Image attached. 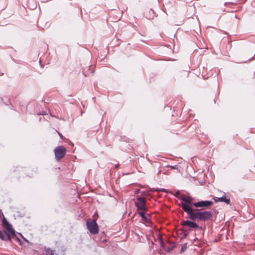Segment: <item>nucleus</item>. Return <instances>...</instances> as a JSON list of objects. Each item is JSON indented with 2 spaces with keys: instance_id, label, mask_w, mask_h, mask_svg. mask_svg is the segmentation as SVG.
I'll return each instance as SVG.
<instances>
[{
  "instance_id": "f03ea898",
  "label": "nucleus",
  "mask_w": 255,
  "mask_h": 255,
  "mask_svg": "<svg viewBox=\"0 0 255 255\" xmlns=\"http://www.w3.org/2000/svg\"><path fill=\"white\" fill-rule=\"evenodd\" d=\"M86 226L88 230L91 234L93 235H96L99 233V226L96 221V219L93 220H88L86 222Z\"/></svg>"
},
{
  "instance_id": "423d86ee",
  "label": "nucleus",
  "mask_w": 255,
  "mask_h": 255,
  "mask_svg": "<svg viewBox=\"0 0 255 255\" xmlns=\"http://www.w3.org/2000/svg\"><path fill=\"white\" fill-rule=\"evenodd\" d=\"M11 234L5 231L0 230V238L4 241H11Z\"/></svg>"
},
{
  "instance_id": "9b49d317",
  "label": "nucleus",
  "mask_w": 255,
  "mask_h": 255,
  "mask_svg": "<svg viewBox=\"0 0 255 255\" xmlns=\"http://www.w3.org/2000/svg\"><path fill=\"white\" fill-rule=\"evenodd\" d=\"M181 200L182 201H183V202H185L186 203H189L190 204H193L192 203V199L190 197H188V198H186V197H182L181 198Z\"/></svg>"
},
{
  "instance_id": "f257e3e1",
  "label": "nucleus",
  "mask_w": 255,
  "mask_h": 255,
  "mask_svg": "<svg viewBox=\"0 0 255 255\" xmlns=\"http://www.w3.org/2000/svg\"><path fill=\"white\" fill-rule=\"evenodd\" d=\"M181 207L186 212L190 219L192 220L207 221L212 217V214L210 211L201 212L198 209L193 210L192 208L185 203H181Z\"/></svg>"
},
{
  "instance_id": "2eb2a0df",
  "label": "nucleus",
  "mask_w": 255,
  "mask_h": 255,
  "mask_svg": "<svg viewBox=\"0 0 255 255\" xmlns=\"http://www.w3.org/2000/svg\"><path fill=\"white\" fill-rule=\"evenodd\" d=\"M139 189H136L135 191H134V193L135 194H138L139 192Z\"/></svg>"
},
{
  "instance_id": "6e6552de",
  "label": "nucleus",
  "mask_w": 255,
  "mask_h": 255,
  "mask_svg": "<svg viewBox=\"0 0 255 255\" xmlns=\"http://www.w3.org/2000/svg\"><path fill=\"white\" fill-rule=\"evenodd\" d=\"M214 201L216 202H223L229 204L230 203V199L229 196H227L225 193L224 196L217 198V199L214 198Z\"/></svg>"
},
{
  "instance_id": "7ed1b4c3",
  "label": "nucleus",
  "mask_w": 255,
  "mask_h": 255,
  "mask_svg": "<svg viewBox=\"0 0 255 255\" xmlns=\"http://www.w3.org/2000/svg\"><path fill=\"white\" fill-rule=\"evenodd\" d=\"M66 148L63 146L56 147L54 150L55 159L57 161L60 160L66 155Z\"/></svg>"
},
{
  "instance_id": "0eeeda50",
  "label": "nucleus",
  "mask_w": 255,
  "mask_h": 255,
  "mask_svg": "<svg viewBox=\"0 0 255 255\" xmlns=\"http://www.w3.org/2000/svg\"><path fill=\"white\" fill-rule=\"evenodd\" d=\"M3 225L7 230L8 233L11 234L12 236H15L14 231L12 229V226L9 223L5 220L3 221Z\"/></svg>"
},
{
  "instance_id": "39448f33",
  "label": "nucleus",
  "mask_w": 255,
  "mask_h": 255,
  "mask_svg": "<svg viewBox=\"0 0 255 255\" xmlns=\"http://www.w3.org/2000/svg\"><path fill=\"white\" fill-rule=\"evenodd\" d=\"M213 204L212 201H201L196 203H194L193 205L195 207H207L211 206Z\"/></svg>"
},
{
  "instance_id": "9d476101",
  "label": "nucleus",
  "mask_w": 255,
  "mask_h": 255,
  "mask_svg": "<svg viewBox=\"0 0 255 255\" xmlns=\"http://www.w3.org/2000/svg\"><path fill=\"white\" fill-rule=\"evenodd\" d=\"M182 225L184 226H186L190 228L195 229L197 228L198 227L197 224L190 221H184L182 222Z\"/></svg>"
},
{
  "instance_id": "f8f14e48",
  "label": "nucleus",
  "mask_w": 255,
  "mask_h": 255,
  "mask_svg": "<svg viewBox=\"0 0 255 255\" xmlns=\"http://www.w3.org/2000/svg\"><path fill=\"white\" fill-rule=\"evenodd\" d=\"M57 132H58V134H59V135L60 137L62 139H63L64 138V137H63V136L62 135V134L61 133H60L59 132H58V131H57Z\"/></svg>"
},
{
  "instance_id": "ddd939ff",
  "label": "nucleus",
  "mask_w": 255,
  "mask_h": 255,
  "mask_svg": "<svg viewBox=\"0 0 255 255\" xmlns=\"http://www.w3.org/2000/svg\"><path fill=\"white\" fill-rule=\"evenodd\" d=\"M93 217L94 218V219H96V220H97V219L98 218V214H97V213H96L93 216Z\"/></svg>"
},
{
  "instance_id": "4468645a",
  "label": "nucleus",
  "mask_w": 255,
  "mask_h": 255,
  "mask_svg": "<svg viewBox=\"0 0 255 255\" xmlns=\"http://www.w3.org/2000/svg\"><path fill=\"white\" fill-rule=\"evenodd\" d=\"M170 167H171L172 169H177V165H175V166H170Z\"/></svg>"
},
{
  "instance_id": "20e7f679",
  "label": "nucleus",
  "mask_w": 255,
  "mask_h": 255,
  "mask_svg": "<svg viewBox=\"0 0 255 255\" xmlns=\"http://www.w3.org/2000/svg\"><path fill=\"white\" fill-rule=\"evenodd\" d=\"M146 201L144 198L137 197L135 201V205L138 210L146 211Z\"/></svg>"
},
{
  "instance_id": "1a4fd4ad",
  "label": "nucleus",
  "mask_w": 255,
  "mask_h": 255,
  "mask_svg": "<svg viewBox=\"0 0 255 255\" xmlns=\"http://www.w3.org/2000/svg\"><path fill=\"white\" fill-rule=\"evenodd\" d=\"M146 211H141L138 212V214L141 216L143 220L146 223H150V217L149 214H145Z\"/></svg>"
}]
</instances>
